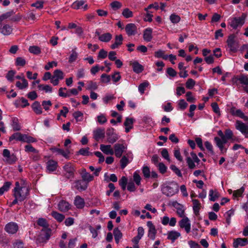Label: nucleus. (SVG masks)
<instances>
[{"instance_id":"obj_10","label":"nucleus","mask_w":248,"mask_h":248,"mask_svg":"<svg viewBox=\"0 0 248 248\" xmlns=\"http://www.w3.org/2000/svg\"><path fill=\"white\" fill-rule=\"evenodd\" d=\"M64 78L63 73L59 69L55 70L53 72L52 78L50 82L54 85L57 86L59 84V80Z\"/></svg>"},{"instance_id":"obj_40","label":"nucleus","mask_w":248,"mask_h":248,"mask_svg":"<svg viewBox=\"0 0 248 248\" xmlns=\"http://www.w3.org/2000/svg\"><path fill=\"white\" fill-rule=\"evenodd\" d=\"M219 197V193L217 190H213V189H210L209 193V198L210 201L214 202L216 201V200Z\"/></svg>"},{"instance_id":"obj_64","label":"nucleus","mask_w":248,"mask_h":248,"mask_svg":"<svg viewBox=\"0 0 248 248\" xmlns=\"http://www.w3.org/2000/svg\"><path fill=\"white\" fill-rule=\"evenodd\" d=\"M161 154L162 156L164 159L167 160L169 162H170V155H169L168 151L167 149H166V148L163 149L161 151Z\"/></svg>"},{"instance_id":"obj_6","label":"nucleus","mask_w":248,"mask_h":248,"mask_svg":"<svg viewBox=\"0 0 248 248\" xmlns=\"http://www.w3.org/2000/svg\"><path fill=\"white\" fill-rule=\"evenodd\" d=\"M63 175L68 179L73 178L75 171L74 166L70 163H66L63 167Z\"/></svg>"},{"instance_id":"obj_47","label":"nucleus","mask_w":248,"mask_h":248,"mask_svg":"<svg viewBox=\"0 0 248 248\" xmlns=\"http://www.w3.org/2000/svg\"><path fill=\"white\" fill-rule=\"evenodd\" d=\"M170 19L172 23L177 24L180 22L181 18L179 16L173 13L170 15Z\"/></svg>"},{"instance_id":"obj_11","label":"nucleus","mask_w":248,"mask_h":248,"mask_svg":"<svg viewBox=\"0 0 248 248\" xmlns=\"http://www.w3.org/2000/svg\"><path fill=\"white\" fill-rule=\"evenodd\" d=\"M171 205L176 209V213L179 217H184L185 216L186 207L178 202L177 201H173L171 202Z\"/></svg>"},{"instance_id":"obj_22","label":"nucleus","mask_w":248,"mask_h":248,"mask_svg":"<svg viewBox=\"0 0 248 248\" xmlns=\"http://www.w3.org/2000/svg\"><path fill=\"white\" fill-rule=\"evenodd\" d=\"M100 149L105 154L110 155L114 154V150L110 145L101 144Z\"/></svg>"},{"instance_id":"obj_43","label":"nucleus","mask_w":248,"mask_h":248,"mask_svg":"<svg viewBox=\"0 0 248 248\" xmlns=\"http://www.w3.org/2000/svg\"><path fill=\"white\" fill-rule=\"evenodd\" d=\"M245 191V188L242 186L240 189L236 190H233V199H236L239 197H241L243 196V194Z\"/></svg>"},{"instance_id":"obj_31","label":"nucleus","mask_w":248,"mask_h":248,"mask_svg":"<svg viewBox=\"0 0 248 248\" xmlns=\"http://www.w3.org/2000/svg\"><path fill=\"white\" fill-rule=\"evenodd\" d=\"M123 37L121 34L115 36V42L111 45L112 49H115L122 44Z\"/></svg>"},{"instance_id":"obj_48","label":"nucleus","mask_w":248,"mask_h":248,"mask_svg":"<svg viewBox=\"0 0 248 248\" xmlns=\"http://www.w3.org/2000/svg\"><path fill=\"white\" fill-rule=\"evenodd\" d=\"M29 51L30 53L35 55H38L41 53L40 48L36 46H30L29 48Z\"/></svg>"},{"instance_id":"obj_39","label":"nucleus","mask_w":248,"mask_h":248,"mask_svg":"<svg viewBox=\"0 0 248 248\" xmlns=\"http://www.w3.org/2000/svg\"><path fill=\"white\" fill-rule=\"evenodd\" d=\"M192 202L193 204V210L194 213L195 215H198L199 213L201 203L199 202L198 200L196 199H193Z\"/></svg>"},{"instance_id":"obj_26","label":"nucleus","mask_w":248,"mask_h":248,"mask_svg":"<svg viewBox=\"0 0 248 248\" xmlns=\"http://www.w3.org/2000/svg\"><path fill=\"white\" fill-rule=\"evenodd\" d=\"M248 244V241L246 238H237L234 240L233 246L235 248H238L239 246H245Z\"/></svg>"},{"instance_id":"obj_17","label":"nucleus","mask_w":248,"mask_h":248,"mask_svg":"<svg viewBox=\"0 0 248 248\" xmlns=\"http://www.w3.org/2000/svg\"><path fill=\"white\" fill-rule=\"evenodd\" d=\"M133 155L131 152L126 154V155H124L120 160L121 167L124 169L132 160Z\"/></svg>"},{"instance_id":"obj_51","label":"nucleus","mask_w":248,"mask_h":248,"mask_svg":"<svg viewBox=\"0 0 248 248\" xmlns=\"http://www.w3.org/2000/svg\"><path fill=\"white\" fill-rule=\"evenodd\" d=\"M42 232L44 233V236L43 237V239L48 240L50 238L51 233V230L50 229L47 228L45 229H42Z\"/></svg>"},{"instance_id":"obj_37","label":"nucleus","mask_w":248,"mask_h":248,"mask_svg":"<svg viewBox=\"0 0 248 248\" xmlns=\"http://www.w3.org/2000/svg\"><path fill=\"white\" fill-rule=\"evenodd\" d=\"M112 35L110 33L107 32L99 35V40L101 42L107 43L112 39Z\"/></svg>"},{"instance_id":"obj_8","label":"nucleus","mask_w":248,"mask_h":248,"mask_svg":"<svg viewBox=\"0 0 248 248\" xmlns=\"http://www.w3.org/2000/svg\"><path fill=\"white\" fill-rule=\"evenodd\" d=\"M229 140L224 137L220 138L216 137L214 138V141L216 143V146L219 149L220 151L222 153L226 152L227 149L225 148L224 145L227 143Z\"/></svg>"},{"instance_id":"obj_63","label":"nucleus","mask_w":248,"mask_h":248,"mask_svg":"<svg viewBox=\"0 0 248 248\" xmlns=\"http://www.w3.org/2000/svg\"><path fill=\"white\" fill-rule=\"evenodd\" d=\"M119 185L123 190L126 188V184L127 183V179L125 176H123L119 180Z\"/></svg>"},{"instance_id":"obj_58","label":"nucleus","mask_w":248,"mask_h":248,"mask_svg":"<svg viewBox=\"0 0 248 248\" xmlns=\"http://www.w3.org/2000/svg\"><path fill=\"white\" fill-rule=\"evenodd\" d=\"M110 76L106 74H103L100 77V80L102 83H108L110 81Z\"/></svg>"},{"instance_id":"obj_56","label":"nucleus","mask_w":248,"mask_h":248,"mask_svg":"<svg viewBox=\"0 0 248 248\" xmlns=\"http://www.w3.org/2000/svg\"><path fill=\"white\" fill-rule=\"evenodd\" d=\"M110 5L113 10L116 11L122 7V4L118 1H114L110 4Z\"/></svg>"},{"instance_id":"obj_3","label":"nucleus","mask_w":248,"mask_h":248,"mask_svg":"<svg viewBox=\"0 0 248 248\" xmlns=\"http://www.w3.org/2000/svg\"><path fill=\"white\" fill-rule=\"evenodd\" d=\"M227 44L230 51L232 52H236L239 48V41L234 34H231L228 36Z\"/></svg>"},{"instance_id":"obj_21","label":"nucleus","mask_w":248,"mask_h":248,"mask_svg":"<svg viewBox=\"0 0 248 248\" xmlns=\"http://www.w3.org/2000/svg\"><path fill=\"white\" fill-rule=\"evenodd\" d=\"M72 7L74 9H79L83 8L84 11L88 9V5L85 4V1L84 0H77L73 2L72 5Z\"/></svg>"},{"instance_id":"obj_13","label":"nucleus","mask_w":248,"mask_h":248,"mask_svg":"<svg viewBox=\"0 0 248 248\" xmlns=\"http://www.w3.org/2000/svg\"><path fill=\"white\" fill-rule=\"evenodd\" d=\"M181 217L182 219L179 221V225L181 228L184 229L186 233H189L191 230L190 221L186 216Z\"/></svg>"},{"instance_id":"obj_57","label":"nucleus","mask_w":248,"mask_h":248,"mask_svg":"<svg viewBox=\"0 0 248 248\" xmlns=\"http://www.w3.org/2000/svg\"><path fill=\"white\" fill-rule=\"evenodd\" d=\"M235 116L243 119L245 121H248V117L246 116L244 112L240 109H237Z\"/></svg>"},{"instance_id":"obj_50","label":"nucleus","mask_w":248,"mask_h":248,"mask_svg":"<svg viewBox=\"0 0 248 248\" xmlns=\"http://www.w3.org/2000/svg\"><path fill=\"white\" fill-rule=\"evenodd\" d=\"M12 183L10 182H5L3 186L0 188V195L3 194L5 192L7 191L11 185Z\"/></svg>"},{"instance_id":"obj_45","label":"nucleus","mask_w":248,"mask_h":248,"mask_svg":"<svg viewBox=\"0 0 248 248\" xmlns=\"http://www.w3.org/2000/svg\"><path fill=\"white\" fill-rule=\"evenodd\" d=\"M38 88L40 91H44L46 93H51L52 91V87L49 85L40 84L38 86Z\"/></svg>"},{"instance_id":"obj_59","label":"nucleus","mask_w":248,"mask_h":248,"mask_svg":"<svg viewBox=\"0 0 248 248\" xmlns=\"http://www.w3.org/2000/svg\"><path fill=\"white\" fill-rule=\"evenodd\" d=\"M44 0H38L36 1L35 2L31 4L32 7H35L38 9H41L44 7Z\"/></svg>"},{"instance_id":"obj_4","label":"nucleus","mask_w":248,"mask_h":248,"mask_svg":"<svg viewBox=\"0 0 248 248\" xmlns=\"http://www.w3.org/2000/svg\"><path fill=\"white\" fill-rule=\"evenodd\" d=\"M2 155L4 158V161L9 165L15 164L18 160L16 154L14 153L11 154L10 151L6 149L3 150Z\"/></svg>"},{"instance_id":"obj_54","label":"nucleus","mask_w":248,"mask_h":248,"mask_svg":"<svg viewBox=\"0 0 248 248\" xmlns=\"http://www.w3.org/2000/svg\"><path fill=\"white\" fill-rule=\"evenodd\" d=\"M234 215V211L233 210H230L226 212L225 216L226 217V221L227 224L229 225L231 223V217Z\"/></svg>"},{"instance_id":"obj_29","label":"nucleus","mask_w":248,"mask_h":248,"mask_svg":"<svg viewBox=\"0 0 248 248\" xmlns=\"http://www.w3.org/2000/svg\"><path fill=\"white\" fill-rule=\"evenodd\" d=\"M181 236V233L176 231H171L168 232L167 238L172 242H174Z\"/></svg>"},{"instance_id":"obj_1","label":"nucleus","mask_w":248,"mask_h":248,"mask_svg":"<svg viewBox=\"0 0 248 248\" xmlns=\"http://www.w3.org/2000/svg\"><path fill=\"white\" fill-rule=\"evenodd\" d=\"M29 188L28 186H20L18 182L16 183L13 192L14 197H16L19 199V202L24 201L26 199L29 195Z\"/></svg>"},{"instance_id":"obj_49","label":"nucleus","mask_w":248,"mask_h":248,"mask_svg":"<svg viewBox=\"0 0 248 248\" xmlns=\"http://www.w3.org/2000/svg\"><path fill=\"white\" fill-rule=\"evenodd\" d=\"M139 171L136 170L133 173V180L137 186L140 185L141 177L139 174Z\"/></svg>"},{"instance_id":"obj_33","label":"nucleus","mask_w":248,"mask_h":248,"mask_svg":"<svg viewBox=\"0 0 248 248\" xmlns=\"http://www.w3.org/2000/svg\"><path fill=\"white\" fill-rule=\"evenodd\" d=\"M81 177L82 180L87 183L92 181L93 179V176L87 172L85 169L82 170Z\"/></svg>"},{"instance_id":"obj_44","label":"nucleus","mask_w":248,"mask_h":248,"mask_svg":"<svg viewBox=\"0 0 248 248\" xmlns=\"http://www.w3.org/2000/svg\"><path fill=\"white\" fill-rule=\"evenodd\" d=\"M52 216L56 219L58 221L61 222L64 218V216L62 214L58 213L56 211H53L51 213Z\"/></svg>"},{"instance_id":"obj_5","label":"nucleus","mask_w":248,"mask_h":248,"mask_svg":"<svg viewBox=\"0 0 248 248\" xmlns=\"http://www.w3.org/2000/svg\"><path fill=\"white\" fill-rule=\"evenodd\" d=\"M245 17L243 15L241 17H230L229 21V25L233 29H236L241 27L245 23Z\"/></svg>"},{"instance_id":"obj_19","label":"nucleus","mask_w":248,"mask_h":248,"mask_svg":"<svg viewBox=\"0 0 248 248\" xmlns=\"http://www.w3.org/2000/svg\"><path fill=\"white\" fill-rule=\"evenodd\" d=\"M147 225L149 228L148 236L152 240H154L156 233V230L155 227L150 221L147 222Z\"/></svg>"},{"instance_id":"obj_32","label":"nucleus","mask_w":248,"mask_h":248,"mask_svg":"<svg viewBox=\"0 0 248 248\" xmlns=\"http://www.w3.org/2000/svg\"><path fill=\"white\" fill-rule=\"evenodd\" d=\"M58 207L61 211L66 212L70 209V204L68 202L62 200L59 202Z\"/></svg>"},{"instance_id":"obj_60","label":"nucleus","mask_w":248,"mask_h":248,"mask_svg":"<svg viewBox=\"0 0 248 248\" xmlns=\"http://www.w3.org/2000/svg\"><path fill=\"white\" fill-rule=\"evenodd\" d=\"M149 85V83L148 81H145L140 84L138 87L139 91L141 93H144L145 88L147 87Z\"/></svg>"},{"instance_id":"obj_61","label":"nucleus","mask_w":248,"mask_h":248,"mask_svg":"<svg viewBox=\"0 0 248 248\" xmlns=\"http://www.w3.org/2000/svg\"><path fill=\"white\" fill-rule=\"evenodd\" d=\"M73 116L77 122H81L83 120V113L79 111L74 112Z\"/></svg>"},{"instance_id":"obj_25","label":"nucleus","mask_w":248,"mask_h":248,"mask_svg":"<svg viewBox=\"0 0 248 248\" xmlns=\"http://www.w3.org/2000/svg\"><path fill=\"white\" fill-rule=\"evenodd\" d=\"M94 139L98 141L105 137V130L103 129L98 128L93 132Z\"/></svg>"},{"instance_id":"obj_42","label":"nucleus","mask_w":248,"mask_h":248,"mask_svg":"<svg viewBox=\"0 0 248 248\" xmlns=\"http://www.w3.org/2000/svg\"><path fill=\"white\" fill-rule=\"evenodd\" d=\"M12 126L15 131H18L20 129V125H19L18 119L14 117L12 120Z\"/></svg>"},{"instance_id":"obj_2","label":"nucleus","mask_w":248,"mask_h":248,"mask_svg":"<svg viewBox=\"0 0 248 248\" xmlns=\"http://www.w3.org/2000/svg\"><path fill=\"white\" fill-rule=\"evenodd\" d=\"M178 191V186L174 182H166L161 186L162 193L167 197L173 196Z\"/></svg>"},{"instance_id":"obj_46","label":"nucleus","mask_w":248,"mask_h":248,"mask_svg":"<svg viewBox=\"0 0 248 248\" xmlns=\"http://www.w3.org/2000/svg\"><path fill=\"white\" fill-rule=\"evenodd\" d=\"M122 16L125 18H129L133 17V13L129 8H124L122 13Z\"/></svg>"},{"instance_id":"obj_38","label":"nucleus","mask_w":248,"mask_h":248,"mask_svg":"<svg viewBox=\"0 0 248 248\" xmlns=\"http://www.w3.org/2000/svg\"><path fill=\"white\" fill-rule=\"evenodd\" d=\"M16 85L19 89L23 90L27 88L28 86V82L24 78H22V82L17 81Z\"/></svg>"},{"instance_id":"obj_30","label":"nucleus","mask_w":248,"mask_h":248,"mask_svg":"<svg viewBox=\"0 0 248 248\" xmlns=\"http://www.w3.org/2000/svg\"><path fill=\"white\" fill-rule=\"evenodd\" d=\"M74 204L77 208L78 209H82L85 205L84 200L79 196H77L75 198Z\"/></svg>"},{"instance_id":"obj_9","label":"nucleus","mask_w":248,"mask_h":248,"mask_svg":"<svg viewBox=\"0 0 248 248\" xmlns=\"http://www.w3.org/2000/svg\"><path fill=\"white\" fill-rule=\"evenodd\" d=\"M186 161L188 168L190 169H193L196 167L195 163L199 164L200 160L195 153L191 152L190 156H187Z\"/></svg>"},{"instance_id":"obj_41","label":"nucleus","mask_w":248,"mask_h":248,"mask_svg":"<svg viewBox=\"0 0 248 248\" xmlns=\"http://www.w3.org/2000/svg\"><path fill=\"white\" fill-rule=\"evenodd\" d=\"M146 13H141V15L143 16V20L144 21L151 22L153 20V15L152 13L149 10L145 11Z\"/></svg>"},{"instance_id":"obj_52","label":"nucleus","mask_w":248,"mask_h":248,"mask_svg":"<svg viewBox=\"0 0 248 248\" xmlns=\"http://www.w3.org/2000/svg\"><path fill=\"white\" fill-rule=\"evenodd\" d=\"M37 224L40 226L43 227V229H45L48 227V224L46 220L44 218H39L37 220Z\"/></svg>"},{"instance_id":"obj_35","label":"nucleus","mask_w":248,"mask_h":248,"mask_svg":"<svg viewBox=\"0 0 248 248\" xmlns=\"http://www.w3.org/2000/svg\"><path fill=\"white\" fill-rule=\"evenodd\" d=\"M31 108L34 112L38 115L42 113V109L40 103L38 101H35L31 105Z\"/></svg>"},{"instance_id":"obj_20","label":"nucleus","mask_w":248,"mask_h":248,"mask_svg":"<svg viewBox=\"0 0 248 248\" xmlns=\"http://www.w3.org/2000/svg\"><path fill=\"white\" fill-rule=\"evenodd\" d=\"M134 122L135 120L133 118L126 117L125 118L124 124L125 126V131L126 133H128L133 128Z\"/></svg>"},{"instance_id":"obj_62","label":"nucleus","mask_w":248,"mask_h":248,"mask_svg":"<svg viewBox=\"0 0 248 248\" xmlns=\"http://www.w3.org/2000/svg\"><path fill=\"white\" fill-rule=\"evenodd\" d=\"M111 78L113 83H116L121 78L120 73L119 72H115L113 75H111Z\"/></svg>"},{"instance_id":"obj_7","label":"nucleus","mask_w":248,"mask_h":248,"mask_svg":"<svg viewBox=\"0 0 248 248\" xmlns=\"http://www.w3.org/2000/svg\"><path fill=\"white\" fill-rule=\"evenodd\" d=\"M235 127L246 138H248V124L240 120H236L235 123Z\"/></svg>"},{"instance_id":"obj_23","label":"nucleus","mask_w":248,"mask_h":248,"mask_svg":"<svg viewBox=\"0 0 248 248\" xmlns=\"http://www.w3.org/2000/svg\"><path fill=\"white\" fill-rule=\"evenodd\" d=\"M57 166V162L53 160H49L46 163V170L49 172L56 170Z\"/></svg>"},{"instance_id":"obj_36","label":"nucleus","mask_w":248,"mask_h":248,"mask_svg":"<svg viewBox=\"0 0 248 248\" xmlns=\"http://www.w3.org/2000/svg\"><path fill=\"white\" fill-rule=\"evenodd\" d=\"M25 134H22L20 133H15L13 134L9 138L10 141L16 140L18 141H23L24 140Z\"/></svg>"},{"instance_id":"obj_28","label":"nucleus","mask_w":248,"mask_h":248,"mask_svg":"<svg viewBox=\"0 0 248 248\" xmlns=\"http://www.w3.org/2000/svg\"><path fill=\"white\" fill-rule=\"evenodd\" d=\"M152 32L153 30L150 28H148L144 30L143 37L145 41L150 42L152 40L153 38Z\"/></svg>"},{"instance_id":"obj_24","label":"nucleus","mask_w":248,"mask_h":248,"mask_svg":"<svg viewBox=\"0 0 248 248\" xmlns=\"http://www.w3.org/2000/svg\"><path fill=\"white\" fill-rule=\"evenodd\" d=\"M13 31L12 28L8 24L0 26V32L4 35H10Z\"/></svg>"},{"instance_id":"obj_12","label":"nucleus","mask_w":248,"mask_h":248,"mask_svg":"<svg viewBox=\"0 0 248 248\" xmlns=\"http://www.w3.org/2000/svg\"><path fill=\"white\" fill-rule=\"evenodd\" d=\"M107 141L108 142L113 144L119 139L118 135L114 132L113 128H108L107 131Z\"/></svg>"},{"instance_id":"obj_15","label":"nucleus","mask_w":248,"mask_h":248,"mask_svg":"<svg viewBox=\"0 0 248 248\" xmlns=\"http://www.w3.org/2000/svg\"><path fill=\"white\" fill-rule=\"evenodd\" d=\"M114 154L115 156L120 158L127 149V147L124 144L116 143L114 146Z\"/></svg>"},{"instance_id":"obj_27","label":"nucleus","mask_w":248,"mask_h":248,"mask_svg":"<svg viewBox=\"0 0 248 248\" xmlns=\"http://www.w3.org/2000/svg\"><path fill=\"white\" fill-rule=\"evenodd\" d=\"M87 183L83 180H78L75 182L74 186L78 190H85L87 188Z\"/></svg>"},{"instance_id":"obj_34","label":"nucleus","mask_w":248,"mask_h":248,"mask_svg":"<svg viewBox=\"0 0 248 248\" xmlns=\"http://www.w3.org/2000/svg\"><path fill=\"white\" fill-rule=\"evenodd\" d=\"M132 66L133 71L137 74L140 73L143 70V66L140 64L138 62H133L132 63Z\"/></svg>"},{"instance_id":"obj_53","label":"nucleus","mask_w":248,"mask_h":248,"mask_svg":"<svg viewBox=\"0 0 248 248\" xmlns=\"http://www.w3.org/2000/svg\"><path fill=\"white\" fill-rule=\"evenodd\" d=\"M98 85L95 82L93 81H89L86 87V89L88 90H95L97 89Z\"/></svg>"},{"instance_id":"obj_14","label":"nucleus","mask_w":248,"mask_h":248,"mask_svg":"<svg viewBox=\"0 0 248 248\" xmlns=\"http://www.w3.org/2000/svg\"><path fill=\"white\" fill-rule=\"evenodd\" d=\"M18 229V225L16 223L10 222L5 225L4 230L9 234H13L16 233Z\"/></svg>"},{"instance_id":"obj_18","label":"nucleus","mask_w":248,"mask_h":248,"mask_svg":"<svg viewBox=\"0 0 248 248\" xmlns=\"http://www.w3.org/2000/svg\"><path fill=\"white\" fill-rule=\"evenodd\" d=\"M125 30L128 36H132L137 33V28L135 24L128 23L126 25Z\"/></svg>"},{"instance_id":"obj_55","label":"nucleus","mask_w":248,"mask_h":248,"mask_svg":"<svg viewBox=\"0 0 248 248\" xmlns=\"http://www.w3.org/2000/svg\"><path fill=\"white\" fill-rule=\"evenodd\" d=\"M142 172L145 178H149L150 177L151 172L150 169L148 166H143L142 168Z\"/></svg>"},{"instance_id":"obj_16","label":"nucleus","mask_w":248,"mask_h":248,"mask_svg":"<svg viewBox=\"0 0 248 248\" xmlns=\"http://www.w3.org/2000/svg\"><path fill=\"white\" fill-rule=\"evenodd\" d=\"M233 83L238 85L239 82L240 84L248 85V75H241L239 76L235 77L232 78Z\"/></svg>"}]
</instances>
